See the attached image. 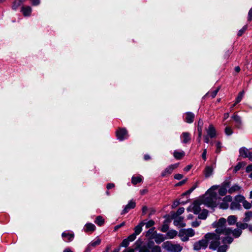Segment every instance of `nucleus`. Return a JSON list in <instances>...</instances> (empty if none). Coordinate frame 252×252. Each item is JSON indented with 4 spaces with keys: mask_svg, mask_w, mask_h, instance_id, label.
Masks as SVG:
<instances>
[{
    "mask_svg": "<svg viewBox=\"0 0 252 252\" xmlns=\"http://www.w3.org/2000/svg\"><path fill=\"white\" fill-rule=\"evenodd\" d=\"M218 187L213 186L206 193L198 200L194 201L189 207L188 210L197 214L200 211V205L205 204L208 207H215L219 202L220 198L217 196L216 190Z\"/></svg>",
    "mask_w": 252,
    "mask_h": 252,
    "instance_id": "obj_1",
    "label": "nucleus"
},
{
    "mask_svg": "<svg viewBox=\"0 0 252 252\" xmlns=\"http://www.w3.org/2000/svg\"><path fill=\"white\" fill-rule=\"evenodd\" d=\"M226 219L221 218L218 221L214 222L212 224L213 228H216V232L220 235H224V236H221L222 242L223 245L217 248H218V252H225L228 248L227 244H230L233 241V238L229 237L231 231L229 228L226 227Z\"/></svg>",
    "mask_w": 252,
    "mask_h": 252,
    "instance_id": "obj_2",
    "label": "nucleus"
},
{
    "mask_svg": "<svg viewBox=\"0 0 252 252\" xmlns=\"http://www.w3.org/2000/svg\"><path fill=\"white\" fill-rule=\"evenodd\" d=\"M221 236L223 235H220L217 232L208 233L204 236L205 240H206L207 244L210 243L209 248L213 250H216L220 245V240L221 239Z\"/></svg>",
    "mask_w": 252,
    "mask_h": 252,
    "instance_id": "obj_3",
    "label": "nucleus"
},
{
    "mask_svg": "<svg viewBox=\"0 0 252 252\" xmlns=\"http://www.w3.org/2000/svg\"><path fill=\"white\" fill-rule=\"evenodd\" d=\"M162 247L168 252H181L183 247L179 244H174L171 241H166L162 244Z\"/></svg>",
    "mask_w": 252,
    "mask_h": 252,
    "instance_id": "obj_4",
    "label": "nucleus"
},
{
    "mask_svg": "<svg viewBox=\"0 0 252 252\" xmlns=\"http://www.w3.org/2000/svg\"><path fill=\"white\" fill-rule=\"evenodd\" d=\"M194 231L191 228L181 229L179 233V236L182 241L186 242L189 240V237L193 236Z\"/></svg>",
    "mask_w": 252,
    "mask_h": 252,
    "instance_id": "obj_5",
    "label": "nucleus"
},
{
    "mask_svg": "<svg viewBox=\"0 0 252 252\" xmlns=\"http://www.w3.org/2000/svg\"><path fill=\"white\" fill-rule=\"evenodd\" d=\"M154 232V234H153L152 239H154L155 242L157 244H160V243L163 242L165 238L164 237L163 235L161 234H157L156 232L154 231V229H150L147 232V235H149L150 233Z\"/></svg>",
    "mask_w": 252,
    "mask_h": 252,
    "instance_id": "obj_6",
    "label": "nucleus"
},
{
    "mask_svg": "<svg viewBox=\"0 0 252 252\" xmlns=\"http://www.w3.org/2000/svg\"><path fill=\"white\" fill-rule=\"evenodd\" d=\"M232 198L230 195L225 196L220 203L219 202L218 205H220V207L221 209H226L229 206V203L232 201Z\"/></svg>",
    "mask_w": 252,
    "mask_h": 252,
    "instance_id": "obj_7",
    "label": "nucleus"
},
{
    "mask_svg": "<svg viewBox=\"0 0 252 252\" xmlns=\"http://www.w3.org/2000/svg\"><path fill=\"white\" fill-rule=\"evenodd\" d=\"M216 168L215 163L211 165H207L205 166L203 171V173L205 178H209L213 174L214 169Z\"/></svg>",
    "mask_w": 252,
    "mask_h": 252,
    "instance_id": "obj_8",
    "label": "nucleus"
},
{
    "mask_svg": "<svg viewBox=\"0 0 252 252\" xmlns=\"http://www.w3.org/2000/svg\"><path fill=\"white\" fill-rule=\"evenodd\" d=\"M207 247L206 240L204 237L203 239L194 243L193 249L194 250H199L201 249H205Z\"/></svg>",
    "mask_w": 252,
    "mask_h": 252,
    "instance_id": "obj_9",
    "label": "nucleus"
},
{
    "mask_svg": "<svg viewBox=\"0 0 252 252\" xmlns=\"http://www.w3.org/2000/svg\"><path fill=\"white\" fill-rule=\"evenodd\" d=\"M240 156L244 158H248L252 160V153L246 148H241L239 150Z\"/></svg>",
    "mask_w": 252,
    "mask_h": 252,
    "instance_id": "obj_10",
    "label": "nucleus"
},
{
    "mask_svg": "<svg viewBox=\"0 0 252 252\" xmlns=\"http://www.w3.org/2000/svg\"><path fill=\"white\" fill-rule=\"evenodd\" d=\"M216 186H217V185ZM217 189L216 190L217 193L218 192L220 196H224L226 194L227 191V185L226 184H225L222 185L221 187H219V186H217ZM217 196L220 198L219 202H220V198L218 196L217 193Z\"/></svg>",
    "mask_w": 252,
    "mask_h": 252,
    "instance_id": "obj_11",
    "label": "nucleus"
},
{
    "mask_svg": "<svg viewBox=\"0 0 252 252\" xmlns=\"http://www.w3.org/2000/svg\"><path fill=\"white\" fill-rule=\"evenodd\" d=\"M117 136L120 140H123L128 137L127 131L125 128L120 129L117 131Z\"/></svg>",
    "mask_w": 252,
    "mask_h": 252,
    "instance_id": "obj_12",
    "label": "nucleus"
},
{
    "mask_svg": "<svg viewBox=\"0 0 252 252\" xmlns=\"http://www.w3.org/2000/svg\"><path fill=\"white\" fill-rule=\"evenodd\" d=\"M136 206V203L133 200L129 201L128 204L125 207L122 212V214H125L129 212L130 209H133Z\"/></svg>",
    "mask_w": 252,
    "mask_h": 252,
    "instance_id": "obj_13",
    "label": "nucleus"
},
{
    "mask_svg": "<svg viewBox=\"0 0 252 252\" xmlns=\"http://www.w3.org/2000/svg\"><path fill=\"white\" fill-rule=\"evenodd\" d=\"M206 132L207 134V135L210 138H214L216 136V129L212 125H210L208 128L206 129Z\"/></svg>",
    "mask_w": 252,
    "mask_h": 252,
    "instance_id": "obj_14",
    "label": "nucleus"
},
{
    "mask_svg": "<svg viewBox=\"0 0 252 252\" xmlns=\"http://www.w3.org/2000/svg\"><path fill=\"white\" fill-rule=\"evenodd\" d=\"M178 166V164H173L169 166H168L167 168H166L165 170L162 173V176H165L166 175L168 174H171L173 170L175 168H176Z\"/></svg>",
    "mask_w": 252,
    "mask_h": 252,
    "instance_id": "obj_15",
    "label": "nucleus"
},
{
    "mask_svg": "<svg viewBox=\"0 0 252 252\" xmlns=\"http://www.w3.org/2000/svg\"><path fill=\"white\" fill-rule=\"evenodd\" d=\"M62 237L63 240L66 242H70L74 238V234L73 233H68L67 232H64L62 233Z\"/></svg>",
    "mask_w": 252,
    "mask_h": 252,
    "instance_id": "obj_16",
    "label": "nucleus"
},
{
    "mask_svg": "<svg viewBox=\"0 0 252 252\" xmlns=\"http://www.w3.org/2000/svg\"><path fill=\"white\" fill-rule=\"evenodd\" d=\"M95 230V225L92 223H86L84 227V230L85 232H93Z\"/></svg>",
    "mask_w": 252,
    "mask_h": 252,
    "instance_id": "obj_17",
    "label": "nucleus"
},
{
    "mask_svg": "<svg viewBox=\"0 0 252 252\" xmlns=\"http://www.w3.org/2000/svg\"><path fill=\"white\" fill-rule=\"evenodd\" d=\"M185 120L187 123H191L193 121L194 118V115L191 112H187L185 114Z\"/></svg>",
    "mask_w": 252,
    "mask_h": 252,
    "instance_id": "obj_18",
    "label": "nucleus"
},
{
    "mask_svg": "<svg viewBox=\"0 0 252 252\" xmlns=\"http://www.w3.org/2000/svg\"><path fill=\"white\" fill-rule=\"evenodd\" d=\"M182 141L184 143L189 142L190 140V134L188 132H183L181 136Z\"/></svg>",
    "mask_w": 252,
    "mask_h": 252,
    "instance_id": "obj_19",
    "label": "nucleus"
},
{
    "mask_svg": "<svg viewBox=\"0 0 252 252\" xmlns=\"http://www.w3.org/2000/svg\"><path fill=\"white\" fill-rule=\"evenodd\" d=\"M32 9L30 6L22 7L21 8V11L23 14L25 16H29L31 15Z\"/></svg>",
    "mask_w": 252,
    "mask_h": 252,
    "instance_id": "obj_20",
    "label": "nucleus"
},
{
    "mask_svg": "<svg viewBox=\"0 0 252 252\" xmlns=\"http://www.w3.org/2000/svg\"><path fill=\"white\" fill-rule=\"evenodd\" d=\"M174 224L176 226L182 227H185L186 226V223L183 222V219L181 218H179L176 219L174 221Z\"/></svg>",
    "mask_w": 252,
    "mask_h": 252,
    "instance_id": "obj_21",
    "label": "nucleus"
},
{
    "mask_svg": "<svg viewBox=\"0 0 252 252\" xmlns=\"http://www.w3.org/2000/svg\"><path fill=\"white\" fill-rule=\"evenodd\" d=\"M144 225V222H141L140 223H139L137 226H136L134 227V233H135L137 235H139L142 231V228Z\"/></svg>",
    "mask_w": 252,
    "mask_h": 252,
    "instance_id": "obj_22",
    "label": "nucleus"
},
{
    "mask_svg": "<svg viewBox=\"0 0 252 252\" xmlns=\"http://www.w3.org/2000/svg\"><path fill=\"white\" fill-rule=\"evenodd\" d=\"M178 234V232L174 230H170L167 232L166 234V239H173L175 238Z\"/></svg>",
    "mask_w": 252,
    "mask_h": 252,
    "instance_id": "obj_23",
    "label": "nucleus"
},
{
    "mask_svg": "<svg viewBox=\"0 0 252 252\" xmlns=\"http://www.w3.org/2000/svg\"><path fill=\"white\" fill-rule=\"evenodd\" d=\"M230 209L232 210H239L241 209V205L239 203L234 201L231 203Z\"/></svg>",
    "mask_w": 252,
    "mask_h": 252,
    "instance_id": "obj_24",
    "label": "nucleus"
},
{
    "mask_svg": "<svg viewBox=\"0 0 252 252\" xmlns=\"http://www.w3.org/2000/svg\"><path fill=\"white\" fill-rule=\"evenodd\" d=\"M143 179V177L141 175H138L137 176H133L131 179V183L133 185H136L138 183H140L142 182Z\"/></svg>",
    "mask_w": 252,
    "mask_h": 252,
    "instance_id": "obj_25",
    "label": "nucleus"
},
{
    "mask_svg": "<svg viewBox=\"0 0 252 252\" xmlns=\"http://www.w3.org/2000/svg\"><path fill=\"white\" fill-rule=\"evenodd\" d=\"M173 155L175 158L180 159L185 156V153L183 151H175Z\"/></svg>",
    "mask_w": 252,
    "mask_h": 252,
    "instance_id": "obj_26",
    "label": "nucleus"
},
{
    "mask_svg": "<svg viewBox=\"0 0 252 252\" xmlns=\"http://www.w3.org/2000/svg\"><path fill=\"white\" fill-rule=\"evenodd\" d=\"M237 217L235 216H229L227 218V221L229 225L234 224L237 221Z\"/></svg>",
    "mask_w": 252,
    "mask_h": 252,
    "instance_id": "obj_27",
    "label": "nucleus"
},
{
    "mask_svg": "<svg viewBox=\"0 0 252 252\" xmlns=\"http://www.w3.org/2000/svg\"><path fill=\"white\" fill-rule=\"evenodd\" d=\"M101 239L99 238L98 237H96V239L92 241L90 244V246H91L92 247H95L96 246L99 245L101 243Z\"/></svg>",
    "mask_w": 252,
    "mask_h": 252,
    "instance_id": "obj_28",
    "label": "nucleus"
},
{
    "mask_svg": "<svg viewBox=\"0 0 252 252\" xmlns=\"http://www.w3.org/2000/svg\"><path fill=\"white\" fill-rule=\"evenodd\" d=\"M241 188L237 185H235L232 186L229 189L228 192L229 193H233L236 191H239L240 189Z\"/></svg>",
    "mask_w": 252,
    "mask_h": 252,
    "instance_id": "obj_29",
    "label": "nucleus"
},
{
    "mask_svg": "<svg viewBox=\"0 0 252 252\" xmlns=\"http://www.w3.org/2000/svg\"><path fill=\"white\" fill-rule=\"evenodd\" d=\"M252 218V212L248 211L245 214V218L244 219V221L245 222H248L250 221L251 219Z\"/></svg>",
    "mask_w": 252,
    "mask_h": 252,
    "instance_id": "obj_30",
    "label": "nucleus"
},
{
    "mask_svg": "<svg viewBox=\"0 0 252 252\" xmlns=\"http://www.w3.org/2000/svg\"><path fill=\"white\" fill-rule=\"evenodd\" d=\"M208 213L207 210H203L201 213L199 215L198 218L202 220L206 219L208 216Z\"/></svg>",
    "mask_w": 252,
    "mask_h": 252,
    "instance_id": "obj_31",
    "label": "nucleus"
},
{
    "mask_svg": "<svg viewBox=\"0 0 252 252\" xmlns=\"http://www.w3.org/2000/svg\"><path fill=\"white\" fill-rule=\"evenodd\" d=\"M230 230L231 231V233L229 234V237H230V235L232 234L235 237H238L240 236L242 233V231L240 229H235L233 231H232L231 229Z\"/></svg>",
    "mask_w": 252,
    "mask_h": 252,
    "instance_id": "obj_32",
    "label": "nucleus"
},
{
    "mask_svg": "<svg viewBox=\"0 0 252 252\" xmlns=\"http://www.w3.org/2000/svg\"><path fill=\"white\" fill-rule=\"evenodd\" d=\"M150 244L149 243L147 246H144L140 247L139 250V252H150Z\"/></svg>",
    "mask_w": 252,
    "mask_h": 252,
    "instance_id": "obj_33",
    "label": "nucleus"
},
{
    "mask_svg": "<svg viewBox=\"0 0 252 252\" xmlns=\"http://www.w3.org/2000/svg\"><path fill=\"white\" fill-rule=\"evenodd\" d=\"M21 0H14V1L13 2L12 8L14 10L17 9V8L20 6V5L21 4Z\"/></svg>",
    "mask_w": 252,
    "mask_h": 252,
    "instance_id": "obj_34",
    "label": "nucleus"
},
{
    "mask_svg": "<svg viewBox=\"0 0 252 252\" xmlns=\"http://www.w3.org/2000/svg\"><path fill=\"white\" fill-rule=\"evenodd\" d=\"M104 222V219L100 216H98L95 220V223L99 226H101L103 224Z\"/></svg>",
    "mask_w": 252,
    "mask_h": 252,
    "instance_id": "obj_35",
    "label": "nucleus"
},
{
    "mask_svg": "<svg viewBox=\"0 0 252 252\" xmlns=\"http://www.w3.org/2000/svg\"><path fill=\"white\" fill-rule=\"evenodd\" d=\"M242 203H243V207L246 209H250L252 207V202L250 203L249 202H248L246 200H245Z\"/></svg>",
    "mask_w": 252,
    "mask_h": 252,
    "instance_id": "obj_36",
    "label": "nucleus"
},
{
    "mask_svg": "<svg viewBox=\"0 0 252 252\" xmlns=\"http://www.w3.org/2000/svg\"><path fill=\"white\" fill-rule=\"evenodd\" d=\"M246 165V163L244 162H239L237 165L234 168V171L235 172L239 171L242 167Z\"/></svg>",
    "mask_w": 252,
    "mask_h": 252,
    "instance_id": "obj_37",
    "label": "nucleus"
},
{
    "mask_svg": "<svg viewBox=\"0 0 252 252\" xmlns=\"http://www.w3.org/2000/svg\"><path fill=\"white\" fill-rule=\"evenodd\" d=\"M245 200V198L244 196L241 195H238L235 196V201L240 203V202H243Z\"/></svg>",
    "mask_w": 252,
    "mask_h": 252,
    "instance_id": "obj_38",
    "label": "nucleus"
},
{
    "mask_svg": "<svg viewBox=\"0 0 252 252\" xmlns=\"http://www.w3.org/2000/svg\"><path fill=\"white\" fill-rule=\"evenodd\" d=\"M151 248V252H161V248L158 246H154Z\"/></svg>",
    "mask_w": 252,
    "mask_h": 252,
    "instance_id": "obj_39",
    "label": "nucleus"
},
{
    "mask_svg": "<svg viewBox=\"0 0 252 252\" xmlns=\"http://www.w3.org/2000/svg\"><path fill=\"white\" fill-rule=\"evenodd\" d=\"M225 133L227 135H230L233 133L231 127L229 126H226L225 128Z\"/></svg>",
    "mask_w": 252,
    "mask_h": 252,
    "instance_id": "obj_40",
    "label": "nucleus"
},
{
    "mask_svg": "<svg viewBox=\"0 0 252 252\" xmlns=\"http://www.w3.org/2000/svg\"><path fill=\"white\" fill-rule=\"evenodd\" d=\"M155 224V222L153 220H150L146 223H144V224L146 225V227L147 228H149L153 225H154Z\"/></svg>",
    "mask_w": 252,
    "mask_h": 252,
    "instance_id": "obj_41",
    "label": "nucleus"
},
{
    "mask_svg": "<svg viewBox=\"0 0 252 252\" xmlns=\"http://www.w3.org/2000/svg\"><path fill=\"white\" fill-rule=\"evenodd\" d=\"M136 236L137 235L133 233L131 235H129L127 239L129 242H132L136 239Z\"/></svg>",
    "mask_w": 252,
    "mask_h": 252,
    "instance_id": "obj_42",
    "label": "nucleus"
},
{
    "mask_svg": "<svg viewBox=\"0 0 252 252\" xmlns=\"http://www.w3.org/2000/svg\"><path fill=\"white\" fill-rule=\"evenodd\" d=\"M129 241L127 239H124L121 244L122 247H126L129 245Z\"/></svg>",
    "mask_w": 252,
    "mask_h": 252,
    "instance_id": "obj_43",
    "label": "nucleus"
},
{
    "mask_svg": "<svg viewBox=\"0 0 252 252\" xmlns=\"http://www.w3.org/2000/svg\"><path fill=\"white\" fill-rule=\"evenodd\" d=\"M247 26H244L242 29H241L239 32H238V35L239 36H241L243 33L246 31V30H247Z\"/></svg>",
    "mask_w": 252,
    "mask_h": 252,
    "instance_id": "obj_44",
    "label": "nucleus"
},
{
    "mask_svg": "<svg viewBox=\"0 0 252 252\" xmlns=\"http://www.w3.org/2000/svg\"><path fill=\"white\" fill-rule=\"evenodd\" d=\"M232 118L234 119V120L238 123V124H240L241 123V119L237 115H234L232 117Z\"/></svg>",
    "mask_w": 252,
    "mask_h": 252,
    "instance_id": "obj_45",
    "label": "nucleus"
},
{
    "mask_svg": "<svg viewBox=\"0 0 252 252\" xmlns=\"http://www.w3.org/2000/svg\"><path fill=\"white\" fill-rule=\"evenodd\" d=\"M200 221L196 220V221H193L191 223V226L194 227H196L200 225Z\"/></svg>",
    "mask_w": 252,
    "mask_h": 252,
    "instance_id": "obj_46",
    "label": "nucleus"
},
{
    "mask_svg": "<svg viewBox=\"0 0 252 252\" xmlns=\"http://www.w3.org/2000/svg\"><path fill=\"white\" fill-rule=\"evenodd\" d=\"M216 147H217L216 152L220 153V148L221 147L220 143L219 142H217L216 144Z\"/></svg>",
    "mask_w": 252,
    "mask_h": 252,
    "instance_id": "obj_47",
    "label": "nucleus"
},
{
    "mask_svg": "<svg viewBox=\"0 0 252 252\" xmlns=\"http://www.w3.org/2000/svg\"><path fill=\"white\" fill-rule=\"evenodd\" d=\"M185 209L183 207L180 208L177 211V214L178 215H181L184 212Z\"/></svg>",
    "mask_w": 252,
    "mask_h": 252,
    "instance_id": "obj_48",
    "label": "nucleus"
},
{
    "mask_svg": "<svg viewBox=\"0 0 252 252\" xmlns=\"http://www.w3.org/2000/svg\"><path fill=\"white\" fill-rule=\"evenodd\" d=\"M248 21H251L252 20V7L250 9L248 13Z\"/></svg>",
    "mask_w": 252,
    "mask_h": 252,
    "instance_id": "obj_49",
    "label": "nucleus"
},
{
    "mask_svg": "<svg viewBox=\"0 0 252 252\" xmlns=\"http://www.w3.org/2000/svg\"><path fill=\"white\" fill-rule=\"evenodd\" d=\"M33 5H38L40 3V0H31Z\"/></svg>",
    "mask_w": 252,
    "mask_h": 252,
    "instance_id": "obj_50",
    "label": "nucleus"
},
{
    "mask_svg": "<svg viewBox=\"0 0 252 252\" xmlns=\"http://www.w3.org/2000/svg\"><path fill=\"white\" fill-rule=\"evenodd\" d=\"M206 154H207V150L206 149L203 150V153L202 154V158L204 161L206 160Z\"/></svg>",
    "mask_w": 252,
    "mask_h": 252,
    "instance_id": "obj_51",
    "label": "nucleus"
},
{
    "mask_svg": "<svg viewBox=\"0 0 252 252\" xmlns=\"http://www.w3.org/2000/svg\"><path fill=\"white\" fill-rule=\"evenodd\" d=\"M168 229V226L167 224H164L161 229V231L163 232H165L167 231V230Z\"/></svg>",
    "mask_w": 252,
    "mask_h": 252,
    "instance_id": "obj_52",
    "label": "nucleus"
},
{
    "mask_svg": "<svg viewBox=\"0 0 252 252\" xmlns=\"http://www.w3.org/2000/svg\"><path fill=\"white\" fill-rule=\"evenodd\" d=\"M174 178L177 180H181L183 178V175L181 174H177L175 175Z\"/></svg>",
    "mask_w": 252,
    "mask_h": 252,
    "instance_id": "obj_53",
    "label": "nucleus"
},
{
    "mask_svg": "<svg viewBox=\"0 0 252 252\" xmlns=\"http://www.w3.org/2000/svg\"><path fill=\"white\" fill-rule=\"evenodd\" d=\"M125 225V222H123L122 223H121V224H119V225H116L115 227V230H118V229H119L120 228H121V227L124 226Z\"/></svg>",
    "mask_w": 252,
    "mask_h": 252,
    "instance_id": "obj_54",
    "label": "nucleus"
},
{
    "mask_svg": "<svg viewBox=\"0 0 252 252\" xmlns=\"http://www.w3.org/2000/svg\"><path fill=\"white\" fill-rule=\"evenodd\" d=\"M242 99V95H239L237 99L236 102L233 105V107H234L237 103H239Z\"/></svg>",
    "mask_w": 252,
    "mask_h": 252,
    "instance_id": "obj_55",
    "label": "nucleus"
},
{
    "mask_svg": "<svg viewBox=\"0 0 252 252\" xmlns=\"http://www.w3.org/2000/svg\"><path fill=\"white\" fill-rule=\"evenodd\" d=\"M115 187V185L113 183H109L107 185V189H108L113 188Z\"/></svg>",
    "mask_w": 252,
    "mask_h": 252,
    "instance_id": "obj_56",
    "label": "nucleus"
},
{
    "mask_svg": "<svg viewBox=\"0 0 252 252\" xmlns=\"http://www.w3.org/2000/svg\"><path fill=\"white\" fill-rule=\"evenodd\" d=\"M247 172L252 171V164L248 165L246 169Z\"/></svg>",
    "mask_w": 252,
    "mask_h": 252,
    "instance_id": "obj_57",
    "label": "nucleus"
},
{
    "mask_svg": "<svg viewBox=\"0 0 252 252\" xmlns=\"http://www.w3.org/2000/svg\"><path fill=\"white\" fill-rule=\"evenodd\" d=\"M147 211V207L146 206H144L142 208V215H145Z\"/></svg>",
    "mask_w": 252,
    "mask_h": 252,
    "instance_id": "obj_58",
    "label": "nucleus"
},
{
    "mask_svg": "<svg viewBox=\"0 0 252 252\" xmlns=\"http://www.w3.org/2000/svg\"><path fill=\"white\" fill-rule=\"evenodd\" d=\"M191 165H189L187 166L186 167H185L184 170L186 172H188L191 169Z\"/></svg>",
    "mask_w": 252,
    "mask_h": 252,
    "instance_id": "obj_59",
    "label": "nucleus"
},
{
    "mask_svg": "<svg viewBox=\"0 0 252 252\" xmlns=\"http://www.w3.org/2000/svg\"><path fill=\"white\" fill-rule=\"evenodd\" d=\"M198 136L199 138H201L202 135V129L201 127H198Z\"/></svg>",
    "mask_w": 252,
    "mask_h": 252,
    "instance_id": "obj_60",
    "label": "nucleus"
},
{
    "mask_svg": "<svg viewBox=\"0 0 252 252\" xmlns=\"http://www.w3.org/2000/svg\"><path fill=\"white\" fill-rule=\"evenodd\" d=\"M124 252H134V250L132 248H128L126 249Z\"/></svg>",
    "mask_w": 252,
    "mask_h": 252,
    "instance_id": "obj_61",
    "label": "nucleus"
},
{
    "mask_svg": "<svg viewBox=\"0 0 252 252\" xmlns=\"http://www.w3.org/2000/svg\"><path fill=\"white\" fill-rule=\"evenodd\" d=\"M91 250H92V247L90 246V245L89 244L86 251H85V252H90Z\"/></svg>",
    "mask_w": 252,
    "mask_h": 252,
    "instance_id": "obj_62",
    "label": "nucleus"
},
{
    "mask_svg": "<svg viewBox=\"0 0 252 252\" xmlns=\"http://www.w3.org/2000/svg\"><path fill=\"white\" fill-rule=\"evenodd\" d=\"M229 116V113H226L224 114V116H223V120H225L226 119H227Z\"/></svg>",
    "mask_w": 252,
    "mask_h": 252,
    "instance_id": "obj_63",
    "label": "nucleus"
},
{
    "mask_svg": "<svg viewBox=\"0 0 252 252\" xmlns=\"http://www.w3.org/2000/svg\"><path fill=\"white\" fill-rule=\"evenodd\" d=\"M209 136H207V135H206L204 136V141L206 143H208L209 141Z\"/></svg>",
    "mask_w": 252,
    "mask_h": 252,
    "instance_id": "obj_64",
    "label": "nucleus"
}]
</instances>
